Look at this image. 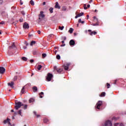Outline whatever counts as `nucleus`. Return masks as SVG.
<instances>
[{"instance_id":"f257e3e1","label":"nucleus","mask_w":126,"mask_h":126,"mask_svg":"<svg viewBox=\"0 0 126 126\" xmlns=\"http://www.w3.org/2000/svg\"><path fill=\"white\" fill-rule=\"evenodd\" d=\"M16 106H15V110H18L20 108H21V106H23V103L21 102L20 101H18L17 102H15Z\"/></svg>"},{"instance_id":"f03ea898","label":"nucleus","mask_w":126,"mask_h":126,"mask_svg":"<svg viewBox=\"0 0 126 126\" xmlns=\"http://www.w3.org/2000/svg\"><path fill=\"white\" fill-rule=\"evenodd\" d=\"M54 69L55 70V71H57L58 73H61V72L63 70V69L61 68H58L57 66H55L54 67Z\"/></svg>"},{"instance_id":"7ed1b4c3","label":"nucleus","mask_w":126,"mask_h":126,"mask_svg":"<svg viewBox=\"0 0 126 126\" xmlns=\"http://www.w3.org/2000/svg\"><path fill=\"white\" fill-rule=\"evenodd\" d=\"M103 105V102L102 101H98V102L96 103V106H95V108L96 109H98V110H100V107Z\"/></svg>"},{"instance_id":"20e7f679","label":"nucleus","mask_w":126,"mask_h":126,"mask_svg":"<svg viewBox=\"0 0 126 126\" xmlns=\"http://www.w3.org/2000/svg\"><path fill=\"white\" fill-rule=\"evenodd\" d=\"M52 78H53V74L49 73L47 74V76L46 77V80H47V81H51L52 80Z\"/></svg>"},{"instance_id":"39448f33","label":"nucleus","mask_w":126,"mask_h":126,"mask_svg":"<svg viewBox=\"0 0 126 126\" xmlns=\"http://www.w3.org/2000/svg\"><path fill=\"white\" fill-rule=\"evenodd\" d=\"M45 18V14H44V12L43 11H40L39 15V20H41V19Z\"/></svg>"},{"instance_id":"423d86ee","label":"nucleus","mask_w":126,"mask_h":126,"mask_svg":"<svg viewBox=\"0 0 126 126\" xmlns=\"http://www.w3.org/2000/svg\"><path fill=\"white\" fill-rule=\"evenodd\" d=\"M113 126L112 122H111V121H110L109 120H107V121H106L103 126Z\"/></svg>"},{"instance_id":"0eeeda50","label":"nucleus","mask_w":126,"mask_h":126,"mask_svg":"<svg viewBox=\"0 0 126 126\" xmlns=\"http://www.w3.org/2000/svg\"><path fill=\"white\" fill-rule=\"evenodd\" d=\"M70 63H66L64 65V69L65 70H67L69 67V65H70Z\"/></svg>"},{"instance_id":"6e6552de","label":"nucleus","mask_w":126,"mask_h":126,"mask_svg":"<svg viewBox=\"0 0 126 126\" xmlns=\"http://www.w3.org/2000/svg\"><path fill=\"white\" fill-rule=\"evenodd\" d=\"M88 32H90L89 34L91 35V36H92V35H96L97 34V32H92L91 30H89Z\"/></svg>"},{"instance_id":"1a4fd4ad","label":"nucleus","mask_w":126,"mask_h":126,"mask_svg":"<svg viewBox=\"0 0 126 126\" xmlns=\"http://www.w3.org/2000/svg\"><path fill=\"white\" fill-rule=\"evenodd\" d=\"M4 71H5V69L3 67H0V73L1 74L4 73Z\"/></svg>"},{"instance_id":"9d476101","label":"nucleus","mask_w":126,"mask_h":126,"mask_svg":"<svg viewBox=\"0 0 126 126\" xmlns=\"http://www.w3.org/2000/svg\"><path fill=\"white\" fill-rule=\"evenodd\" d=\"M69 45L70 46H74L75 45V41L73 39L70 40Z\"/></svg>"},{"instance_id":"9b49d317","label":"nucleus","mask_w":126,"mask_h":126,"mask_svg":"<svg viewBox=\"0 0 126 126\" xmlns=\"http://www.w3.org/2000/svg\"><path fill=\"white\" fill-rule=\"evenodd\" d=\"M24 29H28L29 28V25L27 23H25L23 25Z\"/></svg>"},{"instance_id":"f8f14e48","label":"nucleus","mask_w":126,"mask_h":126,"mask_svg":"<svg viewBox=\"0 0 126 126\" xmlns=\"http://www.w3.org/2000/svg\"><path fill=\"white\" fill-rule=\"evenodd\" d=\"M93 19H94V20L96 22V24H94L93 25L94 26H96V25H98V18H97V17H96L95 16H94L93 17Z\"/></svg>"},{"instance_id":"ddd939ff","label":"nucleus","mask_w":126,"mask_h":126,"mask_svg":"<svg viewBox=\"0 0 126 126\" xmlns=\"http://www.w3.org/2000/svg\"><path fill=\"white\" fill-rule=\"evenodd\" d=\"M83 14H84V13L83 12H81L80 13H79L78 15H77L75 17V18H78V17H80V16H82V15H83Z\"/></svg>"},{"instance_id":"4468645a","label":"nucleus","mask_w":126,"mask_h":126,"mask_svg":"<svg viewBox=\"0 0 126 126\" xmlns=\"http://www.w3.org/2000/svg\"><path fill=\"white\" fill-rule=\"evenodd\" d=\"M8 86H10V87H11V88H13V85H14V82H11V83H8Z\"/></svg>"},{"instance_id":"2eb2a0df","label":"nucleus","mask_w":126,"mask_h":126,"mask_svg":"<svg viewBox=\"0 0 126 126\" xmlns=\"http://www.w3.org/2000/svg\"><path fill=\"white\" fill-rule=\"evenodd\" d=\"M55 8H58V9H60L61 8V6L59 5V2H56V5H55Z\"/></svg>"},{"instance_id":"dca6fc26","label":"nucleus","mask_w":126,"mask_h":126,"mask_svg":"<svg viewBox=\"0 0 126 126\" xmlns=\"http://www.w3.org/2000/svg\"><path fill=\"white\" fill-rule=\"evenodd\" d=\"M32 90L33 92H37L38 91V88L37 87H33Z\"/></svg>"},{"instance_id":"f3484780","label":"nucleus","mask_w":126,"mask_h":126,"mask_svg":"<svg viewBox=\"0 0 126 126\" xmlns=\"http://www.w3.org/2000/svg\"><path fill=\"white\" fill-rule=\"evenodd\" d=\"M15 47H16L15 44H14V43H13L12 44V46L9 47V49H14V48H15Z\"/></svg>"},{"instance_id":"a211bd4d","label":"nucleus","mask_w":126,"mask_h":126,"mask_svg":"<svg viewBox=\"0 0 126 126\" xmlns=\"http://www.w3.org/2000/svg\"><path fill=\"white\" fill-rule=\"evenodd\" d=\"M67 9V7H66V6H63L62 7V10L63 11H66V10Z\"/></svg>"},{"instance_id":"6ab92c4d","label":"nucleus","mask_w":126,"mask_h":126,"mask_svg":"<svg viewBox=\"0 0 126 126\" xmlns=\"http://www.w3.org/2000/svg\"><path fill=\"white\" fill-rule=\"evenodd\" d=\"M42 67H43V66L41 65H38L37 68L38 70H41V69L42 68Z\"/></svg>"},{"instance_id":"aec40b11","label":"nucleus","mask_w":126,"mask_h":126,"mask_svg":"<svg viewBox=\"0 0 126 126\" xmlns=\"http://www.w3.org/2000/svg\"><path fill=\"white\" fill-rule=\"evenodd\" d=\"M100 96V97H105V96H106V93L105 92L101 93V95Z\"/></svg>"},{"instance_id":"412c9836","label":"nucleus","mask_w":126,"mask_h":126,"mask_svg":"<svg viewBox=\"0 0 126 126\" xmlns=\"http://www.w3.org/2000/svg\"><path fill=\"white\" fill-rule=\"evenodd\" d=\"M34 101H35V99L33 98H30L29 99V103H33V102H34Z\"/></svg>"},{"instance_id":"4be33fe9","label":"nucleus","mask_w":126,"mask_h":126,"mask_svg":"<svg viewBox=\"0 0 126 126\" xmlns=\"http://www.w3.org/2000/svg\"><path fill=\"white\" fill-rule=\"evenodd\" d=\"M10 121V119L7 118L6 120L4 121V124L8 123Z\"/></svg>"},{"instance_id":"5701e85b","label":"nucleus","mask_w":126,"mask_h":126,"mask_svg":"<svg viewBox=\"0 0 126 126\" xmlns=\"http://www.w3.org/2000/svg\"><path fill=\"white\" fill-rule=\"evenodd\" d=\"M25 87H23L21 91V93H22V94H23V93H24V92H25Z\"/></svg>"},{"instance_id":"b1692460","label":"nucleus","mask_w":126,"mask_h":126,"mask_svg":"<svg viewBox=\"0 0 126 126\" xmlns=\"http://www.w3.org/2000/svg\"><path fill=\"white\" fill-rule=\"evenodd\" d=\"M18 115H20V116H21V117H22V110H19L18 112Z\"/></svg>"},{"instance_id":"393cba45","label":"nucleus","mask_w":126,"mask_h":126,"mask_svg":"<svg viewBox=\"0 0 126 126\" xmlns=\"http://www.w3.org/2000/svg\"><path fill=\"white\" fill-rule=\"evenodd\" d=\"M73 30H74L73 29L70 28L69 29V30L68 32H70V34H72V32H73Z\"/></svg>"},{"instance_id":"a878e982","label":"nucleus","mask_w":126,"mask_h":126,"mask_svg":"<svg viewBox=\"0 0 126 126\" xmlns=\"http://www.w3.org/2000/svg\"><path fill=\"white\" fill-rule=\"evenodd\" d=\"M35 44H36V41H32L31 42V46H33V45H35Z\"/></svg>"},{"instance_id":"bb28decb","label":"nucleus","mask_w":126,"mask_h":126,"mask_svg":"<svg viewBox=\"0 0 126 126\" xmlns=\"http://www.w3.org/2000/svg\"><path fill=\"white\" fill-rule=\"evenodd\" d=\"M43 122L46 124V123H48V122H49V119L47 118H44L43 120Z\"/></svg>"},{"instance_id":"cd10ccee","label":"nucleus","mask_w":126,"mask_h":126,"mask_svg":"<svg viewBox=\"0 0 126 126\" xmlns=\"http://www.w3.org/2000/svg\"><path fill=\"white\" fill-rule=\"evenodd\" d=\"M78 23H82V24H83V23H84V21H81V19H79L78 20Z\"/></svg>"},{"instance_id":"c85d7f7f","label":"nucleus","mask_w":126,"mask_h":126,"mask_svg":"<svg viewBox=\"0 0 126 126\" xmlns=\"http://www.w3.org/2000/svg\"><path fill=\"white\" fill-rule=\"evenodd\" d=\"M33 114H34L35 116H36V117H37V118H39V117H40V115L37 114V112H36V111H34V112H33Z\"/></svg>"},{"instance_id":"c756f323","label":"nucleus","mask_w":126,"mask_h":126,"mask_svg":"<svg viewBox=\"0 0 126 126\" xmlns=\"http://www.w3.org/2000/svg\"><path fill=\"white\" fill-rule=\"evenodd\" d=\"M24 105V110H26V109H27V108H28V105L27 104Z\"/></svg>"},{"instance_id":"7c9ffc66","label":"nucleus","mask_w":126,"mask_h":126,"mask_svg":"<svg viewBox=\"0 0 126 126\" xmlns=\"http://www.w3.org/2000/svg\"><path fill=\"white\" fill-rule=\"evenodd\" d=\"M42 95H44V93L43 92H41L39 94V97L43 98V96H42Z\"/></svg>"},{"instance_id":"2f4dec72","label":"nucleus","mask_w":126,"mask_h":126,"mask_svg":"<svg viewBox=\"0 0 126 126\" xmlns=\"http://www.w3.org/2000/svg\"><path fill=\"white\" fill-rule=\"evenodd\" d=\"M53 10H54V8L53 7H51L49 9V11H50V13H53Z\"/></svg>"},{"instance_id":"473e14b6","label":"nucleus","mask_w":126,"mask_h":126,"mask_svg":"<svg viewBox=\"0 0 126 126\" xmlns=\"http://www.w3.org/2000/svg\"><path fill=\"white\" fill-rule=\"evenodd\" d=\"M22 60L24 62H26V61H27V58L26 57H22Z\"/></svg>"},{"instance_id":"72a5a7b5","label":"nucleus","mask_w":126,"mask_h":126,"mask_svg":"<svg viewBox=\"0 0 126 126\" xmlns=\"http://www.w3.org/2000/svg\"><path fill=\"white\" fill-rule=\"evenodd\" d=\"M30 3L32 5H34L35 3H34V1L32 0H31L30 1Z\"/></svg>"},{"instance_id":"f704fd0d","label":"nucleus","mask_w":126,"mask_h":126,"mask_svg":"<svg viewBox=\"0 0 126 126\" xmlns=\"http://www.w3.org/2000/svg\"><path fill=\"white\" fill-rule=\"evenodd\" d=\"M63 28H64V27H63V26H62V27L59 26V29H60V30H63Z\"/></svg>"},{"instance_id":"c9c22d12","label":"nucleus","mask_w":126,"mask_h":126,"mask_svg":"<svg viewBox=\"0 0 126 126\" xmlns=\"http://www.w3.org/2000/svg\"><path fill=\"white\" fill-rule=\"evenodd\" d=\"M56 59H57V60H61V56H60V55H57Z\"/></svg>"},{"instance_id":"e433bc0d","label":"nucleus","mask_w":126,"mask_h":126,"mask_svg":"<svg viewBox=\"0 0 126 126\" xmlns=\"http://www.w3.org/2000/svg\"><path fill=\"white\" fill-rule=\"evenodd\" d=\"M106 86H107V88L109 89V88H110V86H111V85H110V84H109V83H107Z\"/></svg>"},{"instance_id":"4c0bfd02","label":"nucleus","mask_w":126,"mask_h":126,"mask_svg":"<svg viewBox=\"0 0 126 126\" xmlns=\"http://www.w3.org/2000/svg\"><path fill=\"white\" fill-rule=\"evenodd\" d=\"M42 58H46V57H47V54L43 53L42 54Z\"/></svg>"},{"instance_id":"58836bf2","label":"nucleus","mask_w":126,"mask_h":126,"mask_svg":"<svg viewBox=\"0 0 126 126\" xmlns=\"http://www.w3.org/2000/svg\"><path fill=\"white\" fill-rule=\"evenodd\" d=\"M17 76H15L14 77L13 80V81H15V80H17Z\"/></svg>"},{"instance_id":"ea45409f","label":"nucleus","mask_w":126,"mask_h":126,"mask_svg":"<svg viewBox=\"0 0 126 126\" xmlns=\"http://www.w3.org/2000/svg\"><path fill=\"white\" fill-rule=\"evenodd\" d=\"M19 21H20V22H23V18H21L20 19V20H19Z\"/></svg>"},{"instance_id":"a19ab883","label":"nucleus","mask_w":126,"mask_h":126,"mask_svg":"<svg viewBox=\"0 0 126 126\" xmlns=\"http://www.w3.org/2000/svg\"><path fill=\"white\" fill-rule=\"evenodd\" d=\"M21 13H22V14L23 15H25V13L24 12V11H22L21 12Z\"/></svg>"},{"instance_id":"79ce46f5","label":"nucleus","mask_w":126,"mask_h":126,"mask_svg":"<svg viewBox=\"0 0 126 126\" xmlns=\"http://www.w3.org/2000/svg\"><path fill=\"white\" fill-rule=\"evenodd\" d=\"M84 9H87V7H86V4H84Z\"/></svg>"},{"instance_id":"37998d69","label":"nucleus","mask_w":126,"mask_h":126,"mask_svg":"<svg viewBox=\"0 0 126 126\" xmlns=\"http://www.w3.org/2000/svg\"><path fill=\"white\" fill-rule=\"evenodd\" d=\"M30 63H34V60L32 59L30 61Z\"/></svg>"},{"instance_id":"c03bdc74","label":"nucleus","mask_w":126,"mask_h":126,"mask_svg":"<svg viewBox=\"0 0 126 126\" xmlns=\"http://www.w3.org/2000/svg\"><path fill=\"white\" fill-rule=\"evenodd\" d=\"M25 44L26 46H28V45H29V44H28V43H27L26 41H25Z\"/></svg>"},{"instance_id":"a18cd8bd","label":"nucleus","mask_w":126,"mask_h":126,"mask_svg":"<svg viewBox=\"0 0 126 126\" xmlns=\"http://www.w3.org/2000/svg\"><path fill=\"white\" fill-rule=\"evenodd\" d=\"M65 46V43H63V44L61 45V47H64Z\"/></svg>"},{"instance_id":"49530a36","label":"nucleus","mask_w":126,"mask_h":126,"mask_svg":"<svg viewBox=\"0 0 126 126\" xmlns=\"http://www.w3.org/2000/svg\"><path fill=\"white\" fill-rule=\"evenodd\" d=\"M3 1L2 0H0V4H2Z\"/></svg>"},{"instance_id":"de8ad7c7","label":"nucleus","mask_w":126,"mask_h":126,"mask_svg":"<svg viewBox=\"0 0 126 126\" xmlns=\"http://www.w3.org/2000/svg\"><path fill=\"white\" fill-rule=\"evenodd\" d=\"M63 40H64V41H65V40H66V37L64 36V37H63Z\"/></svg>"},{"instance_id":"09e8293b","label":"nucleus","mask_w":126,"mask_h":126,"mask_svg":"<svg viewBox=\"0 0 126 126\" xmlns=\"http://www.w3.org/2000/svg\"><path fill=\"white\" fill-rule=\"evenodd\" d=\"M117 81H118V80H115L114 81V84H117Z\"/></svg>"},{"instance_id":"8fccbe9b","label":"nucleus","mask_w":126,"mask_h":126,"mask_svg":"<svg viewBox=\"0 0 126 126\" xmlns=\"http://www.w3.org/2000/svg\"><path fill=\"white\" fill-rule=\"evenodd\" d=\"M37 54V51H34L33 52V55H36Z\"/></svg>"},{"instance_id":"3c124183","label":"nucleus","mask_w":126,"mask_h":126,"mask_svg":"<svg viewBox=\"0 0 126 126\" xmlns=\"http://www.w3.org/2000/svg\"><path fill=\"white\" fill-rule=\"evenodd\" d=\"M0 24H4V22L1 21V22L0 23Z\"/></svg>"},{"instance_id":"603ef678","label":"nucleus","mask_w":126,"mask_h":126,"mask_svg":"<svg viewBox=\"0 0 126 126\" xmlns=\"http://www.w3.org/2000/svg\"><path fill=\"white\" fill-rule=\"evenodd\" d=\"M37 33H38V34H41V31H38Z\"/></svg>"},{"instance_id":"864d4df0","label":"nucleus","mask_w":126,"mask_h":126,"mask_svg":"<svg viewBox=\"0 0 126 126\" xmlns=\"http://www.w3.org/2000/svg\"><path fill=\"white\" fill-rule=\"evenodd\" d=\"M23 49H24V50H26V49H27V47H26V46H24V47H23Z\"/></svg>"},{"instance_id":"5fc2aeb1","label":"nucleus","mask_w":126,"mask_h":126,"mask_svg":"<svg viewBox=\"0 0 126 126\" xmlns=\"http://www.w3.org/2000/svg\"><path fill=\"white\" fill-rule=\"evenodd\" d=\"M120 126H124V124L123 123L120 124Z\"/></svg>"},{"instance_id":"6e6d98bb","label":"nucleus","mask_w":126,"mask_h":126,"mask_svg":"<svg viewBox=\"0 0 126 126\" xmlns=\"http://www.w3.org/2000/svg\"><path fill=\"white\" fill-rule=\"evenodd\" d=\"M87 7H88V8H89V7H90V4H88Z\"/></svg>"},{"instance_id":"4d7b16f0","label":"nucleus","mask_w":126,"mask_h":126,"mask_svg":"<svg viewBox=\"0 0 126 126\" xmlns=\"http://www.w3.org/2000/svg\"><path fill=\"white\" fill-rule=\"evenodd\" d=\"M9 126H11V124L10 123V122L9 121L8 123Z\"/></svg>"},{"instance_id":"13d9d810","label":"nucleus","mask_w":126,"mask_h":126,"mask_svg":"<svg viewBox=\"0 0 126 126\" xmlns=\"http://www.w3.org/2000/svg\"><path fill=\"white\" fill-rule=\"evenodd\" d=\"M45 4H46V2H43V5H45Z\"/></svg>"},{"instance_id":"bf43d9fd","label":"nucleus","mask_w":126,"mask_h":126,"mask_svg":"<svg viewBox=\"0 0 126 126\" xmlns=\"http://www.w3.org/2000/svg\"><path fill=\"white\" fill-rule=\"evenodd\" d=\"M87 19H88L89 18V15H87Z\"/></svg>"},{"instance_id":"052dcab7","label":"nucleus","mask_w":126,"mask_h":126,"mask_svg":"<svg viewBox=\"0 0 126 126\" xmlns=\"http://www.w3.org/2000/svg\"><path fill=\"white\" fill-rule=\"evenodd\" d=\"M62 44H64V40L62 41Z\"/></svg>"},{"instance_id":"680f3d73","label":"nucleus","mask_w":126,"mask_h":126,"mask_svg":"<svg viewBox=\"0 0 126 126\" xmlns=\"http://www.w3.org/2000/svg\"><path fill=\"white\" fill-rule=\"evenodd\" d=\"M11 112H12V113H13V112H14V110H11Z\"/></svg>"},{"instance_id":"e2e57ef3","label":"nucleus","mask_w":126,"mask_h":126,"mask_svg":"<svg viewBox=\"0 0 126 126\" xmlns=\"http://www.w3.org/2000/svg\"><path fill=\"white\" fill-rule=\"evenodd\" d=\"M94 12H97V9H95V10H94Z\"/></svg>"},{"instance_id":"0e129e2a","label":"nucleus","mask_w":126,"mask_h":126,"mask_svg":"<svg viewBox=\"0 0 126 126\" xmlns=\"http://www.w3.org/2000/svg\"><path fill=\"white\" fill-rule=\"evenodd\" d=\"M55 49H58L59 48V47H55Z\"/></svg>"},{"instance_id":"69168bd1","label":"nucleus","mask_w":126,"mask_h":126,"mask_svg":"<svg viewBox=\"0 0 126 126\" xmlns=\"http://www.w3.org/2000/svg\"><path fill=\"white\" fill-rule=\"evenodd\" d=\"M22 4H23V3L21 2V5H22Z\"/></svg>"},{"instance_id":"338daca9","label":"nucleus","mask_w":126,"mask_h":126,"mask_svg":"<svg viewBox=\"0 0 126 126\" xmlns=\"http://www.w3.org/2000/svg\"><path fill=\"white\" fill-rule=\"evenodd\" d=\"M79 25V24H78L77 25V27H78Z\"/></svg>"},{"instance_id":"774afa93","label":"nucleus","mask_w":126,"mask_h":126,"mask_svg":"<svg viewBox=\"0 0 126 126\" xmlns=\"http://www.w3.org/2000/svg\"><path fill=\"white\" fill-rule=\"evenodd\" d=\"M14 114H17V112H15Z\"/></svg>"}]
</instances>
